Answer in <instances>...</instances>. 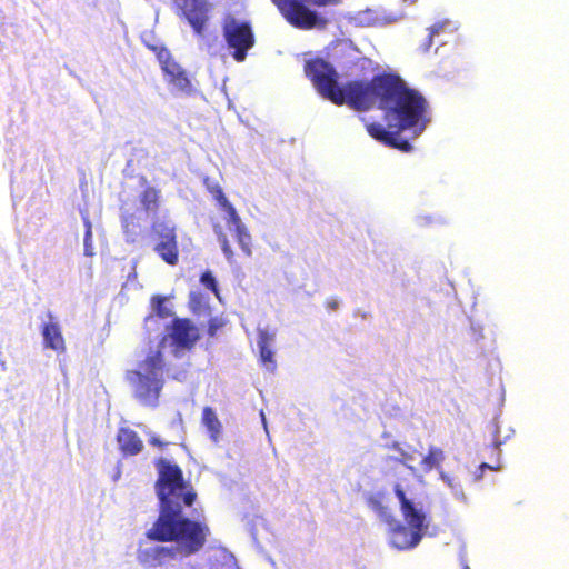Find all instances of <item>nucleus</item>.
I'll list each match as a JSON object with an SVG mask.
<instances>
[{
  "label": "nucleus",
  "instance_id": "58836bf2",
  "mask_svg": "<svg viewBox=\"0 0 569 569\" xmlns=\"http://www.w3.org/2000/svg\"><path fill=\"white\" fill-rule=\"evenodd\" d=\"M368 13H369V12H366V13H363V14L360 17V22H363V21H365V19H366V17H367V14H368Z\"/></svg>",
  "mask_w": 569,
  "mask_h": 569
},
{
  "label": "nucleus",
  "instance_id": "a19ab883",
  "mask_svg": "<svg viewBox=\"0 0 569 569\" xmlns=\"http://www.w3.org/2000/svg\"><path fill=\"white\" fill-rule=\"evenodd\" d=\"M462 569H470L468 566H465Z\"/></svg>",
  "mask_w": 569,
  "mask_h": 569
},
{
  "label": "nucleus",
  "instance_id": "5701e85b",
  "mask_svg": "<svg viewBox=\"0 0 569 569\" xmlns=\"http://www.w3.org/2000/svg\"><path fill=\"white\" fill-rule=\"evenodd\" d=\"M151 306L153 311L157 313L160 318H168L171 312L166 306V298L161 296H156L151 300Z\"/></svg>",
  "mask_w": 569,
  "mask_h": 569
},
{
  "label": "nucleus",
  "instance_id": "f257e3e1",
  "mask_svg": "<svg viewBox=\"0 0 569 569\" xmlns=\"http://www.w3.org/2000/svg\"><path fill=\"white\" fill-rule=\"evenodd\" d=\"M305 71L317 91L337 106L348 104L363 111L378 102L379 109L385 111L388 129L380 123H370L367 124V131L386 146L409 152L412 147L400 133L411 130L416 138L430 121L426 99L398 77H379L370 82L350 81L342 84L338 82L335 68L323 59L307 61Z\"/></svg>",
  "mask_w": 569,
  "mask_h": 569
},
{
  "label": "nucleus",
  "instance_id": "9b49d317",
  "mask_svg": "<svg viewBox=\"0 0 569 569\" xmlns=\"http://www.w3.org/2000/svg\"><path fill=\"white\" fill-rule=\"evenodd\" d=\"M138 561L147 567L162 566L170 560L180 559L173 547L148 546L137 551Z\"/></svg>",
  "mask_w": 569,
  "mask_h": 569
},
{
  "label": "nucleus",
  "instance_id": "dca6fc26",
  "mask_svg": "<svg viewBox=\"0 0 569 569\" xmlns=\"http://www.w3.org/2000/svg\"><path fill=\"white\" fill-rule=\"evenodd\" d=\"M446 456L441 448L436 446H430L427 456L422 458L420 461L421 470L427 473L432 469H436L439 473L441 468V462L445 460Z\"/></svg>",
  "mask_w": 569,
  "mask_h": 569
},
{
  "label": "nucleus",
  "instance_id": "ea45409f",
  "mask_svg": "<svg viewBox=\"0 0 569 569\" xmlns=\"http://www.w3.org/2000/svg\"><path fill=\"white\" fill-rule=\"evenodd\" d=\"M330 306H331V308H337L338 302H337V301H335V302H333V303H331Z\"/></svg>",
  "mask_w": 569,
  "mask_h": 569
},
{
  "label": "nucleus",
  "instance_id": "39448f33",
  "mask_svg": "<svg viewBox=\"0 0 569 569\" xmlns=\"http://www.w3.org/2000/svg\"><path fill=\"white\" fill-rule=\"evenodd\" d=\"M222 34L231 57L243 62L256 43L251 23L229 14L223 20Z\"/></svg>",
  "mask_w": 569,
  "mask_h": 569
},
{
  "label": "nucleus",
  "instance_id": "6e6552de",
  "mask_svg": "<svg viewBox=\"0 0 569 569\" xmlns=\"http://www.w3.org/2000/svg\"><path fill=\"white\" fill-rule=\"evenodd\" d=\"M153 233L157 237L154 251L164 262L176 266L178 262V246L174 227L164 222L154 223Z\"/></svg>",
  "mask_w": 569,
  "mask_h": 569
},
{
  "label": "nucleus",
  "instance_id": "c9c22d12",
  "mask_svg": "<svg viewBox=\"0 0 569 569\" xmlns=\"http://www.w3.org/2000/svg\"><path fill=\"white\" fill-rule=\"evenodd\" d=\"M418 222H419V224H429V223H431L428 218H419Z\"/></svg>",
  "mask_w": 569,
  "mask_h": 569
},
{
  "label": "nucleus",
  "instance_id": "e433bc0d",
  "mask_svg": "<svg viewBox=\"0 0 569 569\" xmlns=\"http://www.w3.org/2000/svg\"><path fill=\"white\" fill-rule=\"evenodd\" d=\"M216 329H217V328H216V326H214L213 323H210V327H209V333H210L211 336H213V335H214V332H216Z\"/></svg>",
  "mask_w": 569,
  "mask_h": 569
},
{
  "label": "nucleus",
  "instance_id": "0eeeda50",
  "mask_svg": "<svg viewBox=\"0 0 569 569\" xmlns=\"http://www.w3.org/2000/svg\"><path fill=\"white\" fill-rule=\"evenodd\" d=\"M177 14L182 17L192 28L197 37H203V32L210 20L211 4L208 0H172Z\"/></svg>",
  "mask_w": 569,
  "mask_h": 569
},
{
  "label": "nucleus",
  "instance_id": "cd10ccee",
  "mask_svg": "<svg viewBox=\"0 0 569 569\" xmlns=\"http://www.w3.org/2000/svg\"><path fill=\"white\" fill-rule=\"evenodd\" d=\"M199 38L201 39V48H203L210 56L218 54V48L214 44L217 37L210 38L203 34V37Z\"/></svg>",
  "mask_w": 569,
  "mask_h": 569
},
{
  "label": "nucleus",
  "instance_id": "c85d7f7f",
  "mask_svg": "<svg viewBox=\"0 0 569 569\" xmlns=\"http://www.w3.org/2000/svg\"><path fill=\"white\" fill-rule=\"evenodd\" d=\"M122 228L127 237V241H134V237L137 234L136 227L128 224V217L122 214Z\"/></svg>",
  "mask_w": 569,
  "mask_h": 569
},
{
  "label": "nucleus",
  "instance_id": "20e7f679",
  "mask_svg": "<svg viewBox=\"0 0 569 569\" xmlns=\"http://www.w3.org/2000/svg\"><path fill=\"white\" fill-rule=\"evenodd\" d=\"M127 380L132 386L139 402L156 407L164 383L161 351H150L137 370L128 371Z\"/></svg>",
  "mask_w": 569,
  "mask_h": 569
},
{
  "label": "nucleus",
  "instance_id": "423d86ee",
  "mask_svg": "<svg viewBox=\"0 0 569 569\" xmlns=\"http://www.w3.org/2000/svg\"><path fill=\"white\" fill-rule=\"evenodd\" d=\"M272 2L292 26L303 29H321L327 24V20L310 10L308 6H326L331 0H272Z\"/></svg>",
  "mask_w": 569,
  "mask_h": 569
},
{
  "label": "nucleus",
  "instance_id": "f3484780",
  "mask_svg": "<svg viewBox=\"0 0 569 569\" xmlns=\"http://www.w3.org/2000/svg\"><path fill=\"white\" fill-rule=\"evenodd\" d=\"M202 423L207 428L213 442H218L221 433V423L211 407H204L202 411Z\"/></svg>",
  "mask_w": 569,
  "mask_h": 569
},
{
  "label": "nucleus",
  "instance_id": "72a5a7b5",
  "mask_svg": "<svg viewBox=\"0 0 569 569\" xmlns=\"http://www.w3.org/2000/svg\"><path fill=\"white\" fill-rule=\"evenodd\" d=\"M151 443L159 447L163 446L162 441L158 437H152Z\"/></svg>",
  "mask_w": 569,
  "mask_h": 569
},
{
  "label": "nucleus",
  "instance_id": "c756f323",
  "mask_svg": "<svg viewBox=\"0 0 569 569\" xmlns=\"http://www.w3.org/2000/svg\"><path fill=\"white\" fill-rule=\"evenodd\" d=\"M470 329L472 331L475 342L478 343L480 341V339L483 338L482 327L479 323L471 321Z\"/></svg>",
  "mask_w": 569,
  "mask_h": 569
},
{
  "label": "nucleus",
  "instance_id": "b1692460",
  "mask_svg": "<svg viewBox=\"0 0 569 569\" xmlns=\"http://www.w3.org/2000/svg\"><path fill=\"white\" fill-rule=\"evenodd\" d=\"M204 184L208 191L214 197L219 204H221L223 200H228L222 191V188L217 181H212L209 178H206Z\"/></svg>",
  "mask_w": 569,
  "mask_h": 569
},
{
  "label": "nucleus",
  "instance_id": "a878e982",
  "mask_svg": "<svg viewBox=\"0 0 569 569\" xmlns=\"http://www.w3.org/2000/svg\"><path fill=\"white\" fill-rule=\"evenodd\" d=\"M449 26H451V22L448 20L433 24L430 28V33L428 34V43L426 44L423 50L427 51L432 44L433 37L438 36L441 31H443Z\"/></svg>",
  "mask_w": 569,
  "mask_h": 569
},
{
  "label": "nucleus",
  "instance_id": "4c0bfd02",
  "mask_svg": "<svg viewBox=\"0 0 569 569\" xmlns=\"http://www.w3.org/2000/svg\"><path fill=\"white\" fill-rule=\"evenodd\" d=\"M128 224L132 226V227H136L134 223H133V218L132 217H128Z\"/></svg>",
  "mask_w": 569,
  "mask_h": 569
},
{
  "label": "nucleus",
  "instance_id": "ddd939ff",
  "mask_svg": "<svg viewBox=\"0 0 569 569\" xmlns=\"http://www.w3.org/2000/svg\"><path fill=\"white\" fill-rule=\"evenodd\" d=\"M277 330L270 328H258V349L260 353V360L267 370L273 371L276 369V362L273 359L274 352L272 346L276 340Z\"/></svg>",
  "mask_w": 569,
  "mask_h": 569
},
{
  "label": "nucleus",
  "instance_id": "393cba45",
  "mask_svg": "<svg viewBox=\"0 0 569 569\" xmlns=\"http://www.w3.org/2000/svg\"><path fill=\"white\" fill-rule=\"evenodd\" d=\"M200 282L219 297L218 283L211 271L203 272L200 277Z\"/></svg>",
  "mask_w": 569,
  "mask_h": 569
},
{
  "label": "nucleus",
  "instance_id": "1a4fd4ad",
  "mask_svg": "<svg viewBox=\"0 0 569 569\" xmlns=\"http://www.w3.org/2000/svg\"><path fill=\"white\" fill-rule=\"evenodd\" d=\"M170 340V343L176 347V355L179 350H188L193 347L196 341L199 339V331L187 319H174L171 327V332L168 338L162 339V343Z\"/></svg>",
  "mask_w": 569,
  "mask_h": 569
},
{
  "label": "nucleus",
  "instance_id": "6ab92c4d",
  "mask_svg": "<svg viewBox=\"0 0 569 569\" xmlns=\"http://www.w3.org/2000/svg\"><path fill=\"white\" fill-rule=\"evenodd\" d=\"M158 201H159V191L152 187H148L140 194V203L144 211L150 213H156L158 210Z\"/></svg>",
  "mask_w": 569,
  "mask_h": 569
},
{
  "label": "nucleus",
  "instance_id": "f8f14e48",
  "mask_svg": "<svg viewBox=\"0 0 569 569\" xmlns=\"http://www.w3.org/2000/svg\"><path fill=\"white\" fill-rule=\"evenodd\" d=\"M159 60L161 62L162 70L173 89L180 92L189 91L191 84L183 68L172 60L168 52L160 53Z\"/></svg>",
  "mask_w": 569,
  "mask_h": 569
},
{
  "label": "nucleus",
  "instance_id": "bb28decb",
  "mask_svg": "<svg viewBox=\"0 0 569 569\" xmlns=\"http://www.w3.org/2000/svg\"><path fill=\"white\" fill-rule=\"evenodd\" d=\"M189 303L196 313H201L207 309V306L203 303L202 296L200 293L191 292Z\"/></svg>",
  "mask_w": 569,
  "mask_h": 569
},
{
  "label": "nucleus",
  "instance_id": "4be33fe9",
  "mask_svg": "<svg viewBox=\"0 0 569 569\" xmlns=\"http://www.w3.org/2000/svg\"><path fill=\"white\" fill-rule=\"evenodd\" d=\"M82 219H83V223L86 227L84 239H83L84 254L87 257H92L94 254L93 246H92V224L88 217L82 216Z\"/></svg>",
  "mask_w": 569,
  "mask_h": 569
},
{
  "label": "nucleus",
  "instance_id": "f03ea898",
  "mask_svg": "<svg viewBox=\"0 0 569 569\" xmlns=\"http://www.w3.org/2000/svg\"><path fill=\"white\" fill-rule=\"evenodd\" d=\"M156 467L160 513L146 536L153 541L173 542L171 547L180 559L190 557L202 549L210 533L206 523L184 513L193 506L197 493L178 465L160 458Z\"/></svg>",
  "mask_w": 569,
  "mask_h": 569
},
{
  "label": "nucleus",
  "instance_id": "9d476101",
  "mask_svg": "<svg viewBox=\"0 0 569 569\" xmlns=\"http://www.w3.org/2000/svg\"><path fill=\"white\" fill-rule=\"evenodd\" d=\"M219 206L227 213L226 222L229 231L234 234L237 242L244 254L250 257L252 254L251 234L249 233L248 228L242 222L236 208L230 203L229 200H223V202Z\"/></svg>",
  "mask_w": 569,
  "mask_h": 569
},
{
  "label": "nucleus",
  "instance_id": "412c9836",
  "mask_svg": "<svg viewBox=\"0 0 569 569\" xmlns=\"http://www.w3.org/2000/svg\"><path fill=\"white\" fill-rule=\"evenodd\" d=\"M392 448L399 452L398 457H392L395 461L401 462L403 466H406L416 477H418L417 469L412 466V462L415 460V456L412 453H409L405 451L398 442H395L392 445Z\"/></svg>",
  "mask_w": 569,
  "mask_h": 569
},
{
  "label": "nucleus",
  "instance_id": "f704fd0d",
  "mask_svg": "<svg viewBox=\"0 0 569 569\" xmlns=\"http://www.w3.org/2000/svg\"><path fill=\"white\" fill-rule=\"evenodd\" d=\"M260 416H261V420H262V423H263L264 430H266V432L268 433V429H267V420H266V416H264L263 411H261V412H260Z\"/></svg>",
  "mask_w": 569,
  "mask_h": 569
},
{
  "label": "nucleus",
  "instance_id": "4468645a",
  "mask_svg": "<svg viewBox=\"0 0 569 569\" xmlns=\"http://www.w3.org/2000/svg\"><path fill=\"white\" fill-rule=\"evenodd\" d=\"M117 440L121 450L127 455H137L143 448L142 441L138 435L129 428H121L118 432Z\"/></svg>",
  "mask_w": 569,
  "mask_h": 569
},
{
  "label": "nucleus",
  "instance_id": "2f4dec72",
  "mask_svg": "<svg viewBox=\"0 0 569 569\" xmlns=\"http://www.w3.org/2000/svg\"><path fill=\"white\" fill-rule=\"evenodd\" d=\"M487 469H492V467L486 462H482L480 466H479V470L480 472L479 473H476L475 475V480H480L482 478V472Z\"/></svg>",
  "mask_w": 569,
  "mask_h": 569
},
{
  "label": "nucleus",
  "instance_id": "aec40b11",
  "mask_svg": "<svg viewBox=\"0 0 569 569\" xmlns=\"http://www.w3.org/2000/svg\"><path fill=\"white\" fill-rule=\"evenodd\" d=\"M213 232L217 237V240L220 244L223 256L226 257L227 261L230 264H232L234 262V260H233L234 253H233V250L231 249V246L229 243L227 234L222 230V227L220 224H214Z\"/></svg>",
  "mask_w": 569,
  "mask_h": 569
},
{
  "label": "nucleus",
  "instance_id": "2eb2a0df",
  "mask_svg": "<svg viewBox=\"0 0 569 569\" xmlns=\"http://www.w3.org/2000/svg\"><path fill=\"white\" fill-rule=\"evenodd\" d=\"M42 337L46 348L56 351L64 350V340L61 333L60 326L57 322H48L42 327Z\"/></svg>",
  "mask_w": 569,
  "mask_h": 569
},
{
  "label": "nucleus",
  "instance_id": "7c9ffc66",
  "mask_svg": "<svg viewBox=\"0 0 569 569\" xmlns=\"http://www.w3.org/2000/svg\"><path fill=\"white\" fill-rule=\"evenodd\" d=\"M367 502H368V506L376 510V511H379L382 509V503H381V500L378 496L376 495H369L367 497Z\"/></svg>",
  "mask_w": 569,
  "mask_h": 569
},
{
  "label": "nucleus",
  "instance_id": "473e14b6",
  "mask_svg": "<svg viewBox=\"0 0 569 569\" xmlns=\"http://www.w3.org/2000/svg\"><path fill=\"white\" fill-rule=\"evenodd\" d=\"M498 432H499V427H498V425H496L495 433H498ZM493 442H495L496 448H499L502 445V442L500 440H498L497 435H495Z\"/></svg>",
  "mask_w": 569,
  "mask_h": 569
},
{
  "label": "nucleus",
  "instance_id": "a211bd4d",
  "mask_svg": "<svg viewBox=\"0 0 569 569\" xmlns=\"http://www.w3.org/2000/svg\"><path fill=\"white\" fill-rule=\"evenodd\" d=\"M439 477L448 486V488L451 490V493L457 500L463 502L467 500L462 483L457 476H451L445 470H440Z\"/></svg>",
  "mask_w": 569,
  "mask_h": 569
},
{
  "label": "nucleus",
  "instance_id": "7ed1b4c3",
  "mask_svg": "<svg viewBox=\"0 0 569 569\" xmlns=\"http://www.w3.org/2000/svg\"><path fill=\"white\" fill-rule=\"evenodd\" d=\"M395 495L399 500L402 515L410 526V530L397 521L391 528L390 543L399 550L415 548L427 533L429 526L427 516L421 503L407 498L400 485H396Z\"/></svg>",
  "mask_w": 569,
  "mask_h": 569
}]
</instances>
